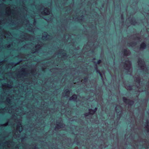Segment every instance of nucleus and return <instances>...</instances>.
Here are the masks:
<instances>
[{
	"label": "nucleus",
	"mask_w": 149,
	"mask_h": 149,
	"mask_svg": "<svg viewBox=\"0 0 149 149\" xmlns=\"http://www.w3.org/2000/svg\"><path fill=\"white\" fill-rule=\"evenodd\" d=\"M123 100L125 104L131 106L132 105L134 104V102L133 101L127 99L125 97H123Z\"/></svg>",
	"instance_id": "nucleus-1"
},
{
	"label": "nucleus",
	"mask_w": 149,
	"mask_h": 149,
	"mask_svg": "<svg viewBox=\"0 0 149 149\" xmlns=\"http://www.w3.org/2000/svg\"><path fill=\"white\" fill-rule=\"evenodd\" d=\"M126 62H127L129 63V64H127L126 63H125V65L126 66V67L127 68L126 69L127 70H128L130 69V68L131 66V63L130 61L129 60L126 61Z\"/></svg>",
	"instance_id": "nucleus-2"
},
{
	"label": "nucleus",
	"mask_w": 149,
	"mask_h": 149,
	"mask_svg": "<svg viewBox=\"0 0 149 149\" xmlns=\"http://www.w3.org/2000/svg\"><path fill=\"white\" fill-rule=\"evenodd\" d=\"M89 112L88 113H86L85 114L86 116H88L89 115H93L95 113L93 109H89Z\"/></svg>",
	"instance_id": "nucleus-3"
},
{
	"label": "nucleus",
	"mask_w": 149,
	"mask_h": 149,
	"mask_svg": "<svg viewBox=\"0 0 149 149\" xmlns=\"http://www.w3.org/2000/svg\"><path fill=\"white\" fill-rule=\"evenodd\" d=\"M146 47V45L145 43L143 42L140 45V48L142 49H145Z\"/></svg>",
	"instance_id": "nucleus-4"
},
{
	"label": "nucleus",
	"mask_w": 149,
	"mask_h": 149,
	"mask_svg": "<svg viewBox=\"0 0 149 149\" xmlns=\"http://www.w3.org/2000/svg\"><path fill=\"white\" fill-rule=\"evenodd\" d=\"M77 96L76 95L74 94L70 98V100H77Z\"/></svg>",
	"instance_id": "nucleus-5"
},
{
	"label": "nucleus",
	"mask_w": 149,
	"mask_h": 149,
	"mask_svg": "<svg viewBox=\"0 0 149 149\" xmlns=\"http://www.w3.org/2000/svg\"><path fill=\"white\" fill-rule=\"evenodd\" d=\"M95 70L96 71V72L97 74H99L101 77H102V74L100 71L98 69V68L97 67L96 65H95Z\"/></svg>",
	"instance_id": "nucleus-6"
},
{
	"label": "nucleus",
	"mask_w": 149,
	"mask_h": 149,
	"mask_svg": "<svg viewBox=\"0 0 149 149\" xmlns=\"http://www.w3.org/2000/svg\"><path fill=\"white\" fill-rule=\"evenodd\" d=\"M122 52L124 53V56H127L128 55L129 51H127V49H124L122 51Z\"/></svg>",
	"instance_id": "nucleus-7"
},
{
	"label": "nucleus",
	"mask_w": 149,
	"mask_h": 149,
	"mask_svg": "<svg viewBox=\"0 0 149 149\" xmlns=\"http://www.w3.org/2000/svg\"><path fill=\"white\" fill-rule=\"evenodd\" d=\"M70 91L69 90H67L65 91V93L63 94H65V95L66 96H68L70 94Z\"/></svg>",
	"instance_id": "nucleus-8"
},
{
	"label": "nucleus",
	"mask_w": 149,
	"mask_h": 149,
	"mask_svg": "<svg viewBox=\"0 0 149 149\" xmlns=\"http://www.w3.org/2000/svg\"><path fill=\"white\" fill-rule=\"evenodd\" d=\"M62 125V123H59L58 124H57V126L55 127V129H59L60 127L61 126H60L61 125Z\"/></svg>",
	"instance_id": "nucleus-9"
},
{
	"label": "nucleus",
	"mask_w": 149,
	"mask_h": 149,
	"mask_svg": "<svg viewBox=\"0 0 149 149\" xmlns=\"http://www.w3.org/2000/svg\"><path fill=\"white\" fill-rule=\"evenodd\" d=\"M146 125H146L147 126L146 127L147 129V131L148 132H149V130L148 127H149V123L148 120H146Z\"/></svg>",
	"instance_id": "nucleus-10"
},
{
	"label": "nucleus",
	"mask_w": 149,
	"mask_h": 149,
	"mask_svg": "<svg viewBox=\"0 0 149 149\" xmlns=\"http://www.w3.org/2000/svg\"><path fill=\"white\" fill-rule=\"evenodd\" d=\"M131 23L134 25V24H135L136 23V21L135 20H134L133 19H132L131 20Z\"/></svg>",
	"instance_id": "nucleus-11"
},
{
	"label": "nucleus",
	"mask_w": 149,
	"mask_h": 149,
	"mask_svg": "<svg viewBox=\"0 0 149 149\" xmlns=\"http://www.w3.org/2000/svg\"><path fill=\"white\" fill-rule=\"evenodd\" d=\"M142 62H143V61H142V60L141 59L139 58L138 59V63H140L141 65H143V63H142Z\"/></svg>",
	"instance_id": "nucleus-12"
},
{
	"label": "nucleus",
	"mask_w": 149,
	"mask_h": 149,
	"mask_svg": "<svg viewBox=\"0 0 149 149\" xmlns=\"http://www.w3.org/2000/svg\"><path fill=\"white\" fill-rule=\"evenodd\" d=\"M130 45L131 46L136 45V42H132L130 43H129Z\"/></svg>",
	"instance_id": "nucleus-13"
},
{
	"label": "nucleus",
	"mask_w": 149,
	"mask_h": 149,
	"mask_svg": "<svg viewBox=\"0 0 149 149\" xmlns=\"http://www.w3.org/2000/svg\"><path fill=\"white\" fill-rule=\"evenodd\" d=\"M137 83H139L140 81V79L138 78H136V81Z\"/></svg>",
	"instance_id": "nucleus-14"
},
{
	"label": "nucleus",
	"mask_w": 149,
	"mask_h": 149,
	"mask_svg": "<svg viewBox=\"0 0 149 149\" xmlns=\"http://www.w3.org/2000/svg\"><path fill=\"white\" fill-rule=\"evenodd\" d=\"M102 62L101 60H99L97 61V64H99L100 63Z\"/></svg>",
	"instance_id": "nucleus-15"
},
{
	"label": "nucleus",
	"mask_w": 149,
	"mask_h": 149,
	"mask_svg": "<svg viewBox=\"0 0 149 149\" xmlns=\"http://www.w3.org/2000/svg\"><path fill=\"white\" fill-rule=\"evenodd\" d=\"M45 10H46V12L47 13H50V12L49 11V10H48V9L47 8H45Z\"/></svg>",
	"instance_id": "nucleus-16"
},
{
	"label": "nucleus",
	"mask_w": 149,
	"mask_h": 149,
	"mask_svg": "<svg viewBox=\"0 0 149 149\" xmlns=\"http://www.w3.org/2000/svg\"><path fill=\"white\" fill-rule=\"evenodd\" d=\"M84 79L85 81H87L88 80V78L87 77H84Z\"/></svg>",
	"instance_id": "nucleus-17"
},
{
	"label": "nucleus",
	"mask_w": 149,
	"mask_h": 149,
	"mask_svg": "<svg viewBox=\"0 0 149 149\" xmlns=\"http://www.w3.org/2000/svg\"><path fill=\"white\" fill-rule=\"evenodd\" d=\"M97 108L96 107H95V108L94 109H93V110L95 112L97 111Z\"/></svg>",
	"instance_id": "nucleus-18"
},
{
	"label": "nucleus",
	"mask_w": 149,
	"mask_h": 149,
	"mask_svg": "<svg viewBox=\"0 0 149 149\" xmlns=\"http://www.w3.org/2000/svg\"><path fill=\"white\" fill-rule=\"evenodd\" d=\"M7 102L8 103H9L10 102V99H7Z\"/></svg>",
	"instance_id": "nucleus-19"
},
{
	"label": "nucleus",
	"mask_w": 149,
	"mask_h": 149,
	"mask_svg": "<svg viewBox=\"0 0 149 149\" xmlns=\"http://www.w3.org/2000/svg\"><path fill=\"white\" fill-rule=\"evenodd\" d=\"M45 35H46V36H44L43 37L45 38L47 37V33H45Z\"/></svg>",
	"instance_id": "nucleus-20"
},
{
	"label": "nucleus",
	"mask_w": 149,
	"mask_h": 149,
	"mask_svg": "<svg viewBox=\"0 0 149 149\" xmlns=\"http://www.w3.org/2000/svg\"><path fill=\"white\" fill-rule=\"evenodd\" d=\"M63 54L64 56H65L66 55V53H63Z\"/></svg>",
	"instance_id": "nucleus-21"
},
{
	"label": "nucleus",
	"mask_w": 149,
	"mask_h": 149,
	"mask_svg": "<svg viewBox=\"0 0 149 149\" xmlns=\"http://www.w3.org/2000/svg\"><path fill=\"white\" fill-rule=\"evenodd\" d=\"M137 39L138 40H139L141 39V38L140 37H137Z\"/></svg>",
	"instance_id": "nucleus-22"
},
{
	"label": "nucleus",
	"mask_w": 149,
	"mask_h": 149,
	"mask_svg": "<svg viewBox=\"0 0 149 149\" xmlns=\"http://www.w3.org/2000/svg\"><path fill=\"white\" fill-rule=\"evenodd\" d=\"M121 19H123V15H121Z\"/></svg>",
	"instance_id": "nucleus-23"
},
{
	"label": "nucleus",
	"mask_w": 149,
	"mask_h": 149,
	"mask_svg": "<svg viewBox=\"0 0 149 149\" xmlns=\"http://www.w3.org/2000/svg\"><path fill=\"white\" fill-rule=\"evenodd\" d=\"M43 14H45V15H47V14L46 13V12H44L43 13Z\"/></svg>",
	"instance_id": "nucleus-24"
},
{
	"label": "nucleus",
	"mask_w": 149,
	"mask_h": 149,
	"mask_svg": "<svg viewBox=\"0 0 149 149\" xmlns=\"http://www.w3.org/2000/svg\"><path fill=\"white\" fill-rule=\"evenodd\" d=\"M79 142H77V145H78V144H79Z\"/></svg>",
	"instance_id": "nucleus-25"
},
{
	"label": "nucleus",
	"mask_w": 149,
	"mask_h": 149,
	"mask_svg": "<svg viewBox=\"0 0 149 149\" xmlns=\"http://www.w3.org/2000/svg\"><path fill=\"white\" fill-rule=\"evenodd\" d=\"M93 52H93V50H92V51H91V53H93Z\"/></svg>",
	"instance_id": "nucleus-26"
},
{
	"label": "nucleus",
	"mask_w": 149,
	"mask_h": 149,
	"mask_svg": "<svg viewBox=\"0 0 149 149\" xmlns=\"http://www.w3.org/2000/svg\"><path fill=\"white\" fill-rule=\"evenodd\" d=\"M81 17L82 18H83V16H81Z\"/></svg>",
	"instance_id": "nucleus-27"
}]
</instances>
